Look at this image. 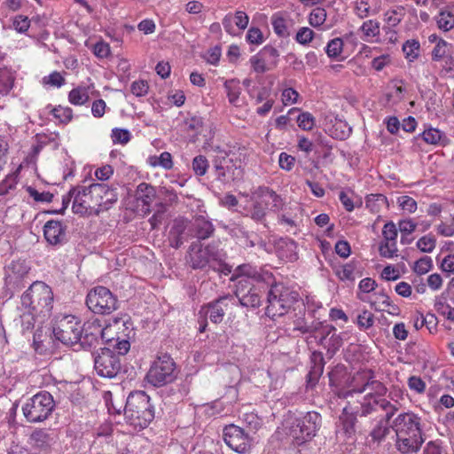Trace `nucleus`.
Segmentation results:
<instances>
[{
  "label": "nucleus",
  "instance_id": "obj_1",
  "mask_svg": "<svg viewBox=\"0 0 454 454\" xmlns=\"http://www.w3.org/2000/svg\"><path fill=\"white\" fill-rule=\"evenodd\" d=\"M70 196L74 197L73 212L81 215H98L109 209L118 200L116 190L106 184L74 187L70 190Z\"/></svg>",
  "mask_w": 454,
  "mask_h": 454
},
{
  "label": "nucleus",
  "instance_id": "obj_2",
  "mask_svg": "<svg viewBox=\"0 0 454 454\" xmlns=\"http://www.w3.org/2000/svg\"><path fill=\"white\" fill-rule=\"evenodd\" d=\"M386 393L387 387L383 383L365 373H357L352 378L347 387L338 391L337 395L338 397L359 398L361 404L369 403L373 413L375 412V403L372 401L382 397Z\"/></svg>",
  "mask_w": 454,
  "mask_h": 454
},
{
  "label": "nucleus",
  "instance_id": "obj_3",
  "mask_svg": "<svg viewBox=\"0 0 454 454\" xmlns=\"http://www.w3.org/2000/svg\"><path fill=\"white\" fill-rule=\"evenodd\" d=\"M124 416L127 423L135 428H145L154 419L150 397L143 391L131 393L127 398Z\"/></svg>",
  "mask_w": 454,
  "mask_h": 454
},
{
  "label": "nucleus",
  "instance_id": "obj_4",
  "mask_svg": "<svg viewBox=\"0 0 454 454\" xmlns=\"http://www.w3.org/2000/svg\"><path fill=\"white\" fill-rule=\"evenodd\" d=\"M286 434L297 444L315 437L322 427V417L317 411H308L301 418H288L283 424Z\"/></svg>",
  "mask_w": 454,
  "mask_h": 454
},
{
  "label": "nucleus",
  "instance_id": "obj_5",
  "mask_svg": "<svg viewBox=\"0 0 454 454\" xmlns=\"http://www.w3.org/2000/svg\"><path fill=\"white\" fill-rule=\"evenodd\" d=\"M53 303L51 288L41 281L34 282L21 296V304L33 315H48Z\"/></svg>",
  "mask_w": 454,
  "mask_h": 454
},
{
  "label": "nucleus",
  "instance_id": "obj_6",
  "mask_svg": "<svg viewBox=\"0 0 454 454\" xmlns=\"http://www.w3.org/2000/svg\"><path fill=\"white\" fill-rule=\"evenodd\" d=\"M299 294L278 283L270 286L268 292L266 315L271 318L284 316L293 304L298 301Z\"/></svg>",
  "mask_w": 454,
  "mask_h": 454
},
{
  "label": "nucleus",
  "instance_id": "obj_7",
  "mask_svg": "<svg viewBox=\"0 0 454 454\" xmlns=\"http://www.w3.org/2000/svg\"><path fill=\"white\" fill-rule=\"evenodd\" d=\"M220 251L215 242L205 247L200 241L192 242L188 250L187 262L193 270L209 271L218 264Z\"/></svg>",
  "mask_w": 454,
  "mask_h": 454
},
{
  "label": "nucleus",
  "instance_id": "obj_8",
  "mask_svg": "<svg viewBox=\"0 0 454 454\" xmlns=\"http://www.w3.org/2000/svg\"><path fill=\"white\" fill-rule=\"evenodd\" d=\"M55 403L52 395L47 391H42L27 400L22 407L23 414L31 423L46 419L52 412Z\"/></svg>",
  "mask_w": 454,
  "mask_h": 454
},
{
  "label": "nucleus",
  "instance_id": "obj_9",
  "mask_svg": "<svg viewBox=\"0 0 454 454\" xmlns=\"http://www.w3.org/2000/svg\"><path fill=\"white\" fill-rule=\"evenodd\" d=\"M254 195L249 215L256 222H262L267 210L278 211L282 207L280 196L268 187H259Z\"/></svg>",
  "mask_w": 454,
  "mask_h": 454
},
{
  "label": "nucleus",
  "instance_id": "obj_10",
  "mask_svg": "<svg viewBox=\"0 0 454 454\" xmlns=\"http://www.w3.org/2000/svg\"><path fill=\"white\" fill-rule=\"evenodd\" d=\"M347 401L343 408L342 414L340 416L342 430L350 436L356 432V424L357 416L367 417L372 414V408L369 403L361 404L359 398L341 397Z\"/></svg>",
  "mask_w": 454,
  "mask_h": 454
},
{
  "label": "nucleus",
  "instance_id": "obj_11",
  "mask_svg": "<svg viewBox=\"0 0 454 454\" xmlns=\"http://www.w3.org/2000/svg\"><path fill=\"white\" fill-rule=\"evenodd\" d=\"M53 334L65 345L80 343L82 333L81 322L72 315L58 317L52 326Z\"/></svg>",
  "mask_w": 454,
  "mask_h": 454
},
{
  "label": "nucleus",
  "instance_id": "obj_12",
  "mask_svg": "<svg viewBox=\"0 0 454 454\" xmlns=\"http://www.w3.org/2000/svg\"><path fill=\"white\" fill-rule=\"evenodd\" d=\"M86 305L96 314L108 315L118 308L117 298L105 286H96L86 297Z\"/></svg>",
  "mask_w": 454,
  "mask_h": 454
},
{
  "label": "nucleus",
  "instance_id": "obj_13",
  "mask_svg": "<svg viewBox=\"0 0 454 454\" xmlns=\"http://www.w3.org/2000/svg\"><path fill=\"white\" fill-rule=\"evenodd\" d=\"M175 369V362L168 355L160 356L146 374L147 381L154 387L169 384L176 379Z\"/></svg>",
  "mask_w": 454,
  "mask_h": 454
},
{
  "label": "nucleus",
  "instance_id": "obj_14",
  "mask_svg": "<svg viewBox=\"0 0 454 454\" xmlns=\"http://www.w3.org/2000/svg\"><path fill=\"white\" fill-rule=\"evenodd\" d=\"M94 368L98 375L112 379L115 377L121 370L119 356L110 348H100L94 358Z\"/></svg>",
  "mask_w": 454,
  "mask_h": 454
},
{
  "label": "nucleus",
  "instance_id": "obj_15",
  "mask_svg": "<svg viewBox=\"0 0 454 454\" xmlns=\"http://www.w3.org/2000/svg\"><path fill=\"white\" fill-rule=\"evenodd\" d=\"M225 443L239 454H247L251 449V439L244 429L235 425H229L223 430Z\"/></svg>",
  "mask_w": 454,
  "mask_h": 454
},
{
  "label": "nucleus",
  "instance_id": "obj_16",
  "mask_svg": "<svg viewBox=\"0 0 454 454\" xmlns=\"http://www.w3.org/2000/svg\"><path fill=\"white\" fill-rule=\"evenodd\" d=\"M393 428L396 436L422 435L420 418L413 412L399 414L393 422Z\"/></svg>",
  "mask_w": 454,
  "mask_h": 454
},
{
  "label": "nucleus",
  "instance_id": "obj_17",
  "mask_svg": "<svg viewBox=\"0 0 454 454\" xmlns=\"http://www.w3.org/2000/svg\"><path fill=\"white\" fill-rule=\"evenodd\" d=\"M234 304L235 300L231 296H223L203 306L200 310V315L208 317L215 324H219L223 320L226 311Z\"/></svg>",
  "mask_w": 454,
  "mask_h": 454
},
{
  "label": "nucleus",
  "instance_id": "obj_18",
  "mask_svg": "<svg viewBox=\"0 0 454 454\" xmlns=\"http://www.w3.org/2000/svg\"><path fill=\"white\" fill-rule=\"evenodd\" d=\"M103 329L104 334H100L99 339L106 341L110 346L116 339L113 336L114 333H116V336L122 334L123 337H129V334L133 330L132 324L130 323V319L128 315L113 318L112 322L106 325V327H103Z\"/></svg>",
  "mask_w": 454,
  "mask_h": 454
},
{
  "label": "nucleus",
  "instance_id": "obj_19",
  "mask_svg": "<svg viewBox=\"0 0 454 454\" xmlns=\"http://www.w3.org/2000/svg\"><path fill=\"white\" fill-rule=\"evenodd\" d=\"M235 295L244 307L257 308L262 302L259 291L247 279L238 280Z\"/></svg>",
  "mask_w": 454,
  "mask_h": 454
},
{
  "label": "nucleus",
  "instance_id": "obj_20",
  "mask_svg": "<svg viewBox=\"0 0 454 454\" xmlns=\"http://www.w3.org/2000/svg\"><path fill=\"white\" fill-rule=\"evenodd\" d=\"M82 333L80 339V345L88 348L98 343L100 334H104V329L99 320L88 321L82 325Z\"/></svg>",
  "mask_w": 454,
  "mask_h": 454
},
{
  "label": "nucleus",
  "instance_id": "obj_21",
  "mask_svg": "<svg viewBox=\"0 0 454 454\" xmlns=\"http://www.w3.org/2000/svg\"><path fill=\"white\" fill-rule=\"evenodd\" d=\"M28 266L25 261H14L5 270V282L7 286L20 287L21 280L28 273Z\"/></svg>",
  "mask_w": 454,
  "mask_h": 454
},
{
  "label": "nucleus",
  "instance_id": "obj_22",
  "mask_svg": "<svg viewBox=\"0 0 454 454\" xmlns=\"http://www.w3.org/2000/svg\"><path fill=\"white\" fill-rule=\"evenodd\" d=\"M214 231V225L204 215H196L189 227L190 234L188 236L198 239H206L211 237Z\"/></svg>",
  "mask_w": 454,
  "mask_h": 454
},
{
  "label": "nucleus",
  "instance_id": "obj_23",
  "mask_svg": "<svg viewBox=\"0 0 454 454\" xmlns=\"http://www.w3.org/2000/svg\"><path fill=\"white\" fill-rule=\"evenodd\" d=\"M43 235L49 244L59 245L66 240V228L61 222L50 220L44 224Z\"/></svg>",
  "mask_w": 454,
  "mask_h": 454
},
{
  "label": "nucleus",
  "instance_id": "obj_24",
  "mask_svg": "<svg viewBox=\"0 0 454 454\" xmlns=\"http://www.w3.org/2000/svg\"><path fill=\"white\" fill-rule=\"evenodd\" d=\"M294 330H298L302 333H314V337L316 339H318V343L322 345L323 347L325 345L328 336L332 335L334 332H336L335 327L331 325H320V326H308L306 325H301L300 322H298L294 327Z\"/></svg>",
  "mask_w": 454,
  "mask_h": 454
},
{
  "label": "nucleus",
  "instance_id": "obj_25",
  "mask_svg": "<svg viewBox=\"0 0 454 454\" xmlns=\"http://www.w3.org/2000/svg\"><path fill=\"white\" fill-rule=\"evenodd\" d=\"M396 448L403 454L417 452L424 442L422 435L396 436Z\"/></svg>",
  "mask_w": 454,
  "mask_h": 454
},
{
  "label": "nucleus",
  "instance_id": "obj_26",
  "mask_svg": "<svg viewBox=\"0 0 454 454\" xmlns=\"http://www.w3.org/2000/svg\"><path fill=\"white\" fill-rule=\"evenodd\" d=\"M136 198L145 207V212H150V206L156 198L155 188L146 183H141L137 187Z\"/></svg>",
  "mask_w": 454,
  "mask_h": 454
},
{
  "label": "nucleus",
  "instance_id": "obj_27",
  "mask_svg": "<svg viewBox=\"0 0 454 454\" xmlns=\"http://www.w3.org/2000/svg\"><path fill=\"white\" fill-rule=\"evenodd\" d=\"M228 101L231 105L239 107L241 106L242 99L240 98L241 87L239 81L236 79L226 80L223 83Z\"/></svg>",
  "mask_w": 454,
  "mask_h": 454
},
{
  "label": "nucleus",
  "instance_id": "obj_28",
  "mask_svg": "<svg viewBox=\"0 0 454 454\" xmlns=\"http://www.w3.org/2000/svg\"><path fill=\"white\" fill-rule=\"evenodd\" d=\"M336 276L342 281H354L356 277H361L362 273L357 270V264L355 262H349L346 264L335 268Z\"/></svg>",
  "mask_w": 454,
  "mask_h": 454
},
{
  "label": "nucleus",
  "instance_id": "obj_29",
  "mask_svg": "<svg viewBox=\"0 0 454 454\" xmlns=\"http://www.w3.org/2000/svg\"><path fill=\"white\" fill-rule=\"evenodd\" d=\"M278 256L286 261H295L297 255V244L292 239H283L278 243Z\"/></svg>",
  "mask_w": 454,
  "mask_h": 454
},
{
  "label": "nucleus",
  "instance_id": "obj_30",
  "mask_svg": "<svg viewBox=\"0 0 454 454\" xmlns=\"http://www.w3.org/2000/svg\"><path fill=\"white\" fill-rule=\"evenodd\" d=\"M311 367L308 374L309 381L315 382L324 372V356L321 352L314 351L311 355Z\"/></svg>",
  "mask_w": 454,
  "mask_h": 454
},
{
  "label": "nucleus",
  "instance_id": "obj_31",
  "mask_svg": "<svg viewBox=\"0 0 454 454\" xmlns=\"http://www.w3.org/2000/svg\"><path fill=\"white\" fill-rule=\"evenodd\" d=\"M240 279H250L260 280L261 274L258 270L251 266L250 264H242L236 268L234 273L232 274L231 280H238Z\"/></svg>",
  "mask_w": 454,
  "mask_h": 454
},
{
  "label": "nucleus",
  "instance_id": "obj_32",
  "mask_svg": "<svg viewBox=\"0 0 454 454\" xmlns=\"http://www.w3.org/2000/svg\"><path fill=\"white\" fill-rule=\"evenodd\" d=\"M90 86H78L68 94V100L72 105L82 106L90 99Z\"/></svg>",
  "mask_w": 454,
  "mask_h": 454
},
{
  "label": "nucleus",
  "instance_id": "obj_33",
  "mask_svg": "<svg viewBox=\"0 0 454 454\" xmlns=\"http://www.w3.org/2000/svg\"><path fill=\"white\" fill-rule=\"evenodd\" d=\"M436 23L440 29L450 31L454 27V14L449 11H442L436 17Z\"/></svg>",
  "mask_w": 454,
  "mask_h": 454
},
{
  "label": "nucleus",
  "instance_id": "obj_34",
  "mask_svg": "<svg viewBox=\"0 0 454 454\" xmlns=\"http://www.w3.org/2000/svg\"><path fill=\"white\" fill-rule=\"evenodd\" d=\"M14 76L12 72L6 68H0V93L6 94L12 88Z\"/></svg>",
  "mask_w": 454,
  "mask_h": 454
},
{
  "label": "nucleus",
  "instance_id": "obj_35",
  "mask_svg": "<svg viewBox=\"0 0 454 454\" xmlns=\"http://www.w3.org/2000/svg\"><path fill=\"white\" fill-rule=\"evenodd\" d=\"M39 20V17L32 18V20H29L27 16L17 15L13 19L12 27L17 32L25 33L28 30L31 22L38 23Z\"/></svg>",
  "mask_w": 454,
  "mask_h": 454
},
{
  "label": "nucleus",
  "instance_id": "obj_36",
  "mask_svg": "<svg viewBox=\"0 0 454 454\" xmlns=\"http://www.w3.org/2000/svg\"><path fill=\"white\" fill-rule=\"evenodd\" d=\"M369 302L372 308L379 311L385 310L387 307L391 306V301L384 292L374 294V299L369 301Z\"/></svg>",
  "mask_w": 454,
  "mask_h": 454
},
{
  "label": "nucleus",
  "instance_id": "obj_37",
  "mask_svg": "<svg viewBox=\"0 0 454 454\" xmlns=\"http://www.w3.org/2000/svg\"><path fill=\"white\" fill-rule=\"evenodd\" d=\"M380 254L385 258L397 256V241H381L379 247Z\"/></svg>",
  "mask_w": 454,
  "mask_h": 454
},
{
  "label": "nucleus",
  "instance_id": "obj_38",
  "mask_svg": "<svg viewBox=\"0 0 454 454\" xmlns=\"http://www.w3.org/2000/svg\"><path fill=\"white\" fill-rule=\"evenodd\" d=\"M403 51L405 58L413 61L419 54V43L416 40H408L403 45Z\"/></svg>",
  "mask_w": 454,
  "mask_h": 454
},
{
  "label": "nucleus",
  "instance_id": "obj_39",
  "mask_svg": "<svg viewBox=\"0 0 454 454\" xmlns=\"http://www.w3.org/2000/svg\"><path fill=\"white\" fill-rule=\"evenodd\" d=\"M420 136L427 144L438 145L442 138L443 134L437 129L429 128L425 129Z\"/></svg>",
  "mask_w": 454,
  "mask_h": 454
},
{
  "label": "nucleus",
  "instance_id": "obj_40",
  "mask_svg": "<svg viewBox=\"0 0 454 454\" xmlns=\"http://www.w3.org/2000/svg\"><path fill=\"white\" fill-rule=\"evenodd\" d=\"M326 16V11L324 8L317 7L309 14V23L314 27H318L324 24Z\"/></svg>",
  "mask_w": 454,
  "mask_h": 454
},
{
  "label": "nucleus",
  "instance_id": "obj_41",
  "mask_svg": "<svg viewBox=\"0 0 454 454\" xmlns=\"http://www.w3.org/2000/svg\"><path fill=\"white\" fill-rule=\"evenodd\" d=\"M366 207L372 212H378L380 207L387 204V199L382 194H371L366 198Z\"/></svg>",
  "mask_w": 454,
  "mask_h": 454
},
{
  "label": "nucleus",
  "instance_id": "obj_42",
  "mask_svg": "<svg viewBox=\"0 0 454 454\" xmlns=\"http://www.w3.org/2000/svg\"><path fill=\"white\" fill-rule=\"evenodd\" d=\"M343 49V42L340 38H334L331 40L326 45V54L329 58L337 59Z\"/></svg>",
  "mask_w": 454,
  "mask_h": 454
},
{
  "label": "nucleus",
  "instance_id": "obj_43",
  "mask_svg": "<svg viewBox=\"0 0 454 454\" xmlns=\"http://www.w3.org/2000/svg\"><path fill=\"white\" fill-rule=\"evenodd\" d=\"M366 37H375L380 35V23L373 20H369L363 23L360 27Z\"/></svg>",
  "mask_w": 454,
  "mask_h": 454
},
{
  "label": "nucleus",
  "instance_id": "obj_44",
  "mask_svg": "<svg viewBox=\"0 0 454 454\" xmlns=\"http://www.w3.org/2000/svg\"><path fill=\"white\" fill-rule=\"evenodd\" d=\"M208 167V161L203 155H198L192 160V169L197 176H204Z\"/></svg>",
  "mask_w": 454,
  "mask_h": 454
},
{
  "label": "nucleus",
  "instance_id": "obj_45",
  "mask_svg": "<svg viewBox=\"0 0 454 454\" xmlns=\"http://www.w3.org/2000/svg\"><path fill=\"white\" fill-rule=\"evenodd\" d=\"M436 240L432 235H426L417 241V247L423 253H431L435 247Z\"/></svg>",
  "mask_w": 454,
  "mask_h": 454
},
{
  "label": "nucleus",
  "instance_id": "obj_46",
  "mask_svg": "<svg viewBox=\"0 0 454 454\" xmlns=\"http://www.w3.org/2000/svg\"><path fill=\"white\" fill-rule=\"evenodd\" d=\"M272 27L274 32L281 37H287L289 35V32L287 30L286 21L285 19L279 16L272 17Z\"/></svg>",
  "mask_w": 454,
  "mask_h": 454
},
{
  "label": "nucleus",
  "instance_id": "obj_47",
  "mask_svg": "<svg viewBox=\"0 0 454 454\" xmlns=\"http://www.w3.org/2000/svg\"><path fill=\"white\" fill-rule=\"evenodd\" d=\"M433 267L432 258L429 256H424L415 262L413 270L419 275H424L427 273Z\"/></svg>",
  "mask_w": 454,
  "mask_h": 454
},
{
  "label": "nucleus",
  "instance_id": "obj_48",
  "mask_svg": "<svg viewBox=\"0 0 454 454\" xmlns=\"http://www.w3.org/2000/svg\"><path fill=\"white\" fill-rule=\"evenodd\" d=\"M398 231L393 222H387L382 229V241H397Z\"/></svg>",
  "mask_w": 454,
  "mask_h": 454
},
{
  "label": "nucleus",
  "instance_id": "obj_49",
  "mask_svg": "<svg viewBox=\"0 0 454 454\" xmlns=\"http://www.w3.org/2000/svg\"><path fill=\"white\" fill-rule=\"evenodd\" d=\"M53 116L61 122H68L73 117V111L69 107H62L59 106L51 110Z\"/></svg>",
  "mask_w": 454,
  "mask_h": 454
},
{
  "label": "nucleus",
  "instance_id": "obj_50",
  "mask_svg": "<svg viewBox=\"0 0 454 454\" xmlns=\"http://www.w3.org/2000/svg\"><path fill=\"white\" fill-rule=\"evenodd\" d=\"M314 32L309 27H301L295 36V40L297 43L302 45H306L309 43L314 38Z\"/></svg>",
  "mask_w": 454,
  "mask_h": 454
},
{
  "label": "nucleus",
  "instance_id": "obj_51",
  "mask_svg": "<svg viewBox=\"0 0 454 454\" xmlns=\"http://www.w3.org/2000/svg\"><path fill=\"white\" fill-rule=\"evenodd\" d=\"M356 322L360 329L366 330L373 325L374 317L368 310H364L358 315Z\"/></svg>",
  "mask_w": 454,
  "mask_h": 454
},
{
  "label": "nucleus",
  "instance_id": "obj_52",
  "mask_svg": "<svg viewBox=\"0 0 454 454\" xmlns=\"http://www.w3.org/2000/svg\"><path fill=\"white\" fill-rule=\"evenodd\" d=\"M298 125L304 130H311L315 125V118L308 112L301 113L297 118Z\"/></svg>",
  "mask_w": 454,
  "mask_h": 454
},
{
  "label": "nucleus",
  "instance_id": "obj_53",
  "mask_svg": "<svg viewBox=\"0 0 454 454\" xmlns=\"http://www.w3.org/2000/svg\"><path fill=\"white\" fill-rule=\"evenodd\" d=\"M187 228V223L184 220H176L174 225L171 228L170 235L176 237H186L187 239L191 238L188 236L190 232H185Z\"/></svg>",
  "mask_w": 454,
  "mask_h": 454
},
{
  "label": "nucleus",
  "instance_id": "obj_54",
  "mask_svg": "<svg viewBox=\"0 0 454 454\" xmlns=\"http://www.w3.org/2000/svg\"><path fill=\"white\" fill-rule=\"evenodd\" d=\"M127 337H123L122 334H119L116 336L115 340L111 347L117 349L120 355H125L130 348L129 341L126 339Z\"/></svg>",
  "mask_w": 454,
  "mask_h": 454
},
{
  "label": "nucleus",
  "instance_id": "obj_55",
  "mask_svg": "<svg viewBox=\"0 0 454 454\" xmlns=\"http://www.w3.org/2000/svg\"><path fill=\"white\" fill-rule=\"evenodd\" d=\"M398 205L402 207L403 210L407 211L408 213H413L417 209V202L416 200L410 196H401L397 200Z\"/></svg>",
  "mask_w": 454,
  "mask_h": 454
},
{
  "label": "nucleus",
  "instance_id": "obj_56",
  "mask_svg": "<svg viewBox=\"0 0 454 454\" xmlns=\"http://www.w3.org/2000/svg\"><path fill=\"white\" fill-rule=\"evenodd\" d=\"M247 42L252 44H262L264 41L262 32L258 27H250L246 36Z\"/></svg>",
  "mask_w": 454,
  "mask_h": 454
},
{
  "label": "nucleus",
  "instance_id": "obj_57",
  "mask_svg": "<svg viewBox=\"0 0 454 454\" xmlns=\"http://www.w3.org/2000/svg\"><path fill=\"white\" fill-rule=\"evenodd\" d=\"M149 86L144 80L135 81L131 83L130 90L136 97H143L147 94Z\"/></svg>",
  "mask_w": 454,
  "mask_h": 454
},
{
  "label": "nucleus",
  "instance_id": "obj_58",
  "mask_svg": "<svg viewBox=\"0 0 454 454\" xmlns=\"http://www.w3.org/2000/svg\"><path fill=\"white\" fill-rule=\"evenodd\" d=\"M342 345V339L334 332L327 340L324 348H327L329 353L334 354Z\"/></svg>",
  "mask_w": 454,
  "mask_h": 454
},
{
  "label": "nucleus",
  "instance_id": "obj_59",
  "mask_svg": "<svg viewBox=\"0 0 454 454\" xmlns=\"http://www.w3.org/2000/svg\"><path fill=\"white\" fill-rule=\"evenodd\" d=\"M153 166L159 165L165 169H170L173 167L172 156L168 152H163L159 157L154 158V161L152 162Z\"/></svg>",
  "mask_w": 454,
  "mask_h": 454
},
{
  "label": "nucleus",
  "instance_id": "obj_60",
  "mask_svg": "<svg viewBox=\"0 0 454 454\" xmlns=\"http://www.w3.org/2000/svg\"><path fill=\"white\" fill-rule=\"evenodd\" d=\"M31 440L37 447L43 448L49 444L50 438L43 430H36L31 434Z\"/></svg>",
  "mask_w": 454,
  "mask_h": 454
},
{
  "label": "nucleus",
  "instance_id": "obj_61",
  "mask_svg": "<svg viewBox=\"0 0 454 454\" xmlns=\"http://www.w3.org/2000/svg\"><path fill=\"white\" fill-rule=\"evenodd\" d=\"M243 420L247 427L254 432L258 430L262 426V419L254 413L244 414Z\"/></svg>",
  "mask_w": 454,
  "mask_h": 454
},
{
  "label": "nucleus",
  "instance_id": "obj_62",
  "mask_svg": "<svg viewBox=\"0 0 454 454\" xmlns=\"http://www.w3.org/2000/svg\"><path fill=\"white\" fill-rule=\"evenodd\" d=\"M260 54L263 59L270 60L272 65H276L277 59L278 58V51L274 48L273 46L267 45L263 47V49L261 51Z\"/></svg>",
  "mask_w": 454,
  "mask_h": 454
},
{
  "label": "nucleus",
  "instance_id": "obj_63",
  "mask_svg": "<svg viewBox=\"0 0 454 454\" xmlns=\"http://www.w3.org/2000/svg\"><path fill=\"white\" fill-rule=\"evenodd\" d=\"M408 386L411 390L419 394L423 393L426 389V383L422 380L420 377L417 376H411L409 378Z\"/></svg>",
  "mask_w": 454,
  "mask_h": 454
},
{
  "label": "nucleus",
  "instance_id": "obj_64",
  "mask_svg": "<svg viewBox=\"0 0 454 454\" xmlns=\"http://www.w3.org/2000/svg\"><path fill=\"white\" fill-rule=\"evenodd\" d=\"M278 163L282 169L289 171L295 163V158L286 153H281L279 154Z\"/></svg>",
  "mask_w": 454,
  "mask_h": 454
}]
</instances>
